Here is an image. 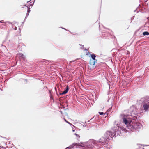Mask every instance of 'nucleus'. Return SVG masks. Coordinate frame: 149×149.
I'll return each mask as SVG.
<instances>
[{
  "label": "nucleus",
  "mask_w": 149,
  "mask_h": 149,
  "mask_svg": "<svg viewBox=\"0 0 149 149\" xmlns=\"http://www.w3.org/2000/svg\"><path fill=\"white\" fill-rule=\"evenodd\" d=\"M143 35L144 36H146V35L148 36V35H149V33L147 31H145V32H143Z\"/></svg>",
  "instance_id": "9b49d317"
},
{
  "label": "nucleus",
  "mask_w": 149,
  "mask_h": 149,
  "mask_svg": "<svg viewBox=\"0 0 149 149\" xmlns=\"http://www.w3.org/2000/svg\"><path fill=\"white\" fill-rule=\"evenodd\" d=\"M64 120L65 122L67 121L65 119H64Z\"/></svg>",
  "instance_id": "412c9836"
},
{
  "label": "nucleus",
  "mask_w": 149,
  "mask_h": 149,
  "mask_svg": "<svg viewBox=\"0 0 149 149\" xmlns=\"http://www.w3.org/2000/svg\"><path fill=\"white\" fill-rule=\"evenodd\" d=\"M97 60L96 61L92 60L91 59H90L89 63L90 65L92 66V68H94L95 67V63L97 62Z\"/></svg>",
  "instance_id": "39448f33"
},
{
  "label": "nucleus",
  "mask_w": 149,
  "mask_h": 149,
  "mask_svg": "<svg viewBox=\"0 0 149 149\" xmlns=\"http://www.w3.org/2000/svg\"><path fill=\"white\" fill-rule=\"evenodd\" d=\"M19 56L22 57L23 58H25L24 56L22 53H20L19 54Z\"/></svg>",
  "instance_id": "ddd939ff"
},
{
  "label": "nucleus",
  "mask_w": 149,
  "mask_h": 149,
  "mask_svg": "<svg viewBox=\"0 0 149 149\" xmlns=\"http://www.w3.org/2000/svg\"><path fill=\"white\" fill-rule=\"evenodd\" d=\"M113 130L114 131V133L111 131H107L106 132L105 134V137L107 138V141H109L111 138H112L116 134H117V135L119 134L120 132L121 133V130L125 132L126 131L123 127H120L118 123L115 124L113 128Z\"/></svg>",
  "instance_id": "f257e3e1"
},
{
  "label": "nucleus",
  "mask_w": 149,
  "mask_h": 149,
  "mask_svg": "<svg viewBox=\"0 0 149 149\" xmlns=\"http://www.w3.org/2000/svg\"><path fill=\"white\" fill-rule=\"evenodd\" d=\"M66 123H68V124H70V125H72L71 123H69V122L67 121H66Z\"/></svg>",
  "instance_id": "dca6fc26"
},
{
  "label": "nucleus",
  "mask_w": 149,
  "mask_h": 149,
  "mask_svg": "<svg viewBox=\"0 0 149 149\" xmlns=\"http://www.w3.org/2000/svg\"><path fill=\"white\" fill-rule=\"evenodd\" d=\"M90 56H91V59L96 61L97 60L95 59L96 56L94 54H90Z\"/></svg>",
  "instance_id": "9d476101"
},
{
  "label": "nucleus",
  "mask_w": 149,
  "mask_h": 149,
  "mask_svg": "<svg viewBox=\"0 0 149 149\" xmlns=\"http://www.w3.org/2000/svg\"><path fill=\"white\" fill-rule=\"evenodd\" d=\"M61 113H62V112H61Z\"/></svg>",
  "instance_id": "b1692460"
},
{
  "label": "nucleus",
  "mask_w": 149,
  "mask_h": 149,
  "mask_svg": "<svg viewBox=\"0 0 149 149\" xmlns=\"http://www.w3.org/2000/svg\"><path fill=\"white\" fill-rule=\"evenodd\" d=\"M120 117L123 123L126 125L128 129L131 130L134 128L133 125H132V116L131 114H121Z\"/></svg>",
  "instance_id": "f03ea898"
},
{
  "label": "nucleus",
  "mask_w": 149,
  "mask_h": 149,
  "mask_svg": "<svg viewBox=\"0 0 149 149\" xmlns=\"http://www.w3.org/2000/svg\"><path fill=\"white\" fill-rule=\"evenodd\" d=\"M85 122L84 123H83V124H85Z\"/></svg>",
  "instance_id": "4be33fe9"
},
{
  "label": "nucleus",
  "mask_w": 149,
  "mask_h": 149,
  "mask_svg": "<svg viewBox=\"0 0 149 149\" xmlns=\"http://www.w3.org/2000/svg\"><path fill=\"white\" fill-rule=\"evenodd\" d=\"M149 18V17H148V18H147V19H148Z\"/></svg>",
  "instance_id": "5701e85b"
},
{
  "label": "nucleus",
  "mask_w": 149,
  "mask_h": 149,
  "mask_svg": "<svg viewBox=\"0 0 149 149\" xmlns=\"http://www.w3.org/2000/svg\"><path fill=\"white\" fill-rule=\"evenodd\" d=\"M143 106L145 111H147L149 107V104H144Z\"/></svg>",
  "instance_id": "1a4fd4ad"
},
{
  "label": "nucleus",
  "mask_w": 149,
  "mask_h": 149,
  "mask_svg": "<svg viewBox=\"0 0 149 149\" xmlns=\"http://www.w3.org/2000/svg\"><path fill=\"white\" fill-rule=\"evenodd\" d=\"M83 47H84V46H83H83H82V48H81V49H83Z\"/></svg>",
  "instance_id": "aec40b11"
},
{
  "label": "nucleus",
  "mask_w": 149,
  "mask_h": 149,
  "mask_svg": "<svg viewBox=\"0 0 149 149\" xmlns=\"http://www.w3.org/2000/svg\"><path fill=\"white\" fill-rule=\"evenodd\" d=\"M69 90V87L68 86H67L65 88V89L64 90L62 93H60L61 95H64L66 94Z\"/></svg>",
  "instance_id": "423d86ee"
},
{
  "label": "nucleus",
  "mask_w": 149,
  "mask_h": 149,
  "mask_svg": "<svg viewBox=\"0 0 149 149\" xmlns=\"http://www.w3.org/2000/svg\"><path fill=\"white\" fill-rule=\"evenodd\" d=\"M99 114L100 115H102L104 114V113L103 112H99Z\"/></svg>",
  "instance_id": "4468645a"
},
{
  "label": "nucleus",
  "mask_w": 149,
  "mask_h": 149,
  "mask_svg": "<svg viewBox=\"0 0 149 149\" xmlns=\"http://www.w3.org/2000/svg\"><path fill=\"white\" fill-rule=\"evenodd\" d=\"M75 134L76 135L77 137H80V136H79V135L77 134Z\"/></svg>",
  "instance_id": "2eb2a0df"
},
{
  "label": "nucleus",
  "mask_w": 149,
  "mask_h": 149,
  "mask_svg": "<svg viewBox=\"0 0 149 149\" xmlns=\"http://www.w3.org/2000/svg\"><path fill=\"white\" fill-rule=\"evenodd\" d=\"M72 130L73 132H74L75 131L74 130H73V129H72Z\"/></svg>",
  "instance_id": "6ab92c4d"
},
{
  "label": "nucleus",
  "mask_w": 149,
  "mask_h": 149,
  "mask_svg": "<svg viewBox=\"0 0 149 149\" xmlns=\"http://www.w3.org/2000/svg\"><path fill=\"white\" fill-rule=\"evenodd\" d=\"M107 140L106 137L105 138L102 137L98 141L99 142L103 143ZM98 141H96L93 140H90L88 142L82 143V146L85 148H92L95 146V144L98 143Z\"/></svg>",
  "instance_id": "7ed1b4c3"
},
{
  "label": "nucleus",
  "mask_w": 149,
  "mask_h": 149,
  "mask_svg": "<svg viewBox=\"0 0 149 149\" xmlns=\"http://www.w3.org/2000/svg\"><path fill=\"white\" fill-rule=\"evenodd\" d=\"M0 22L3 23V22H4L3 20H1V21H0Z\"/></svg>",
  "instance_id": "f3484780"
},
{
  "label": "nucleus",
  "mask_w": 149,
  "mask_h": 149,
  "mask_svg": "<svg viewBox=\"0 0 149 149\" xmlns=\"http://www.w3.org/2000/svg\"><path fill=\"white\" fill-rule=\"evenodd\" d=\"M30 10L29 8H28L27 10V13H26V16L25 17V18L27 17V16H28L29 15V12H30Z\"/></svg>",
  "instance_id": "f8f14e48"
},
{
  "label": "nucleus",
  "mask_w": 149,
  "mask_h": 149,
  "mask_svg": "<svg viewBox=\"0 0 149 149\" xmlns=\"http://www.w3.org/2000/svg\"><path fill=\"white\" fill-rule=\"evenodd\" d=\"M17 29V28L16 27H15V30H16Z\"/></svg>",
  "instance_id": "a211bd4d"
},
{
  "label": "nucleus",
  "mask_w": 149,
  "mask_h": 149,
  "mask_svg": "<svg viewBox=\"0 0 149 149\" xmlns=\"http://www.w3.org/2000/svg\"><path fill=\"white\" fill-rule=\"evenodd\" d=\"M142 125L140 123H136L135 124L134 128L138 129H140Z\"/></svg>",
  "instance_id": "6e6552de"
},
{
  "label": "nucleus",
  "mask_w": 149,
  "mask_h": 149,
  "mask_svg": "<svg viewBox=\"0 0 149 149\" xmlns=\"http://www.w3.org/2000/svg\"><path fill=\"white\" fill-rule=\"evenodd\" d=\"M139 103L142 104H149V97H146L142 98L139 101Z\"/></svg>",
  "instance_id": "20e7f679"
},
{
  "label": "nucleus",
  "mask_w": 149,
  "mask_h": 149,
  "mask_svg": "<svg viewBox=\"0 0 149 149\" xmlns=\"http://www.w3.org/2000/svg\"><path fill=\"white\" fill-rule=\"evenodd\" d=\"M77 146L78 145L77 143H74L72 145L70 146L69 147H67L65 149H71V148H74L75 146H76L77 148Z\"/></svg>",
  "instance_id": "0eeeda50"
}]
</instances>
